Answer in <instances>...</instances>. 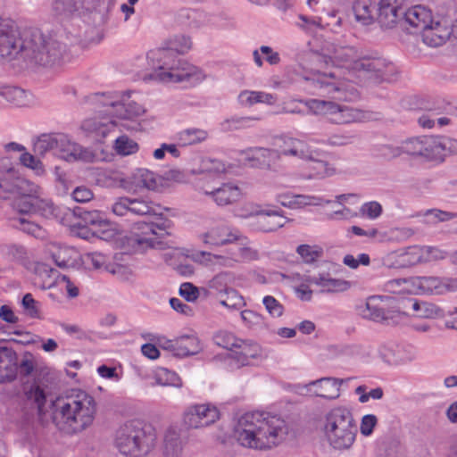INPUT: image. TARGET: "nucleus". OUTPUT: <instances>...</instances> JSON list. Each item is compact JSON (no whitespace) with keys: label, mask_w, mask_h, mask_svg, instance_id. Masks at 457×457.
Here are the masks:
<instances>
[{"label":"nucleus","mask_w":457,"mask_h":457,"mask_svg":"<svg viewBox=\"0 0 457 457\" xmlns=\"http://www.w3.org/2000/svg\"><path fill=\"white\" fill-rule=\"evenodd\" d=\"M339 75L337 71H330L328 73L317 72L312 78H307L306 79L312 81L314 88L325 89L328 94H333L341 89L337 79Z\"/></svg>","instance_id":"nucleus-29"},{"label":"nucleus","mask_w":457,"mask_h":457,"mask_svg":"<svg viewBox=\"0 0 457 457\" xmlns=\"http://www.w3.org/2000/svg\"><path fill=\"white\" fill-rule=\"evenodd\" d=\"M23 390L27 401L34 404L37 410V413L43 416L46 413L45 406L46 403L45 390L35 383L25 386Z\"/></svg>","instance_id":"nucleus-36"},{"label":"nucleus","mask_w":457,"mask_h":457,"mask_svg":"<svg viewBox=\"0 0 457 457\" xmlns=\"http://www.w3.org/2000/svg\"><path fill=\"white\" fill-rule=\"evenodd\" d=\"M246 153L247 159L253 162L252 166L263 170H276V163L280 159V153L276 149L254 147Z\"/></svg>","instance_id":"nucleus-20"},{"label":"nucleus","mask_w":457,"mask_h":457,"mask_svg":"<svg viewBox=\"0 0 457 457\" xmlns=\"http://www.w3.org/2000/svg\"><path fill=\"white\" fill-rule=\"evenodd\" d=\"M388 297L372 295L367 298L364 303L357 306L359 314L367 320L376 322L394 323L400 315L398 311L387 309Z\"/></svg>","instance_id":"nucleus-10"},{"label":"nucleus","mask_w":457,"mask_h":457,"mask_svg":"<svg viewBox=\"0 0 457 457\" xmlns=\"http://www.w3.org/2000/svg\"><path fill=\"white\" fill-rule=\"evenodd\" d=\"M205 245L220 246L240 240L242 236L226 225H219L211 228L200 236Z\"/></svg>","instance_id":"nucleus-18"},{"label":"nucleus","mask_w":457,"mask_h":457,"mask_svg":"<svg viewBox=\"0 0 457 457\" xmlns=\"http://www.w3.org/2000/svg\"><path fill=\"white\" fill-rule=\"evenodd\" d=\"M410 280H411V278H398L389 279L384 283L383 289L386 292H388L391 294H399V293L403 292L404 290H409V288H407L404 286L405 285L410 286Z\"/></svg>","instance_id":"nucleus-61"},{"label":"nucleus","mask_w":457,"mask_h":457,"mask_svg":"<svg viewBox=\"0 0 457 457\" xmlns=\"http://www.w3.org/2000/svg\"><path fill=\"white\" fill-rule=\"evenodd\" d=\"M281 210H262L260 207L253 208L251 211H245L238 216L247 219L248 226L255 231L273 232L283 228L291 220L283 216Z\"/></svg>","instance_id":"nucleus-9"},{"label":"nucleus","mask_w":457,"mask_h":457,"mask_svg":"<svg viewBox=\"0 0 457 457\" xmlns=\"http://www.w3.org/2000/svg\"><path fill=\"white\" fill-rule=\"evenodd\" d=\"M200 254L205 262L220 267L233 268L238 262L237 259L230 256L217 255L207 252H201Z\"/></svg>","instance_id":"nucleus-55"},{"label":"nucleus","mask_w":457,"mask_h":457,"mask_svg":"<svg viewBox=\"0 0 457 457\" xmlns=\"http://www.w3.org/2000/svg\"><path fill=\"white\" fill-rule=\"evenodd\" d=\"M199 171L207 173H221L225 171V164L220 160L204 157L200 162Z\"/></svg>","instance_id":"nucleus-59"},{"label":"nucleus","mask_w":457,"mask_h":457,"mask_svg":"<svg viewBox=\"0 0 457 457\" xmlns=\"http://www.w3.org/2000/svg\"><path fill=\"white\" fill-rule=\"evenodd\" d=\"M432 23L430 10L422 5H415L403 11L400 28L410 33H418Z\"/></svg>","instance_id":"nucleus-16"},{"label":"nucleus","mask_w":457,"mask_h":457,"mask_svg":"<svg viewBox=\"0 0 457 457\" xmlns=\"http://www.w3.org/2000/svg\"><path fill=\"white\" fill-rule=\"evenodd\" d=\"M205 195L212 196L218 205L223 206L238 201L241 196V190L237 185L229 182L224 183L212 191H205Z\"/></svg>","instance_id":"nucleus-23"},{"label":"nucleus","mask_w":457,"mask_h":457,"mask_svg":"<svg viewBox=\"0 0 457 457\" xmlns=\"http://www.w3.org/2000/svg\"><path fill=\"white\" fill-rule=\"evenodd\" d=\"M410 286L416 294H435L443 293L444 286L437 277H412Z\"/></svg>","instance_id":"nucleus-26"},{"label":"nucleus","mask_w":457,"mask_h":457,"mask_svg":"<svg viewBox=\"0 0 457 457\" xmlns=\"http://www.w3.org/2000/svg\"><path fill=\"white\" fill-rule=\"evenodd\" d=\"M62 134L52 133L43 134L34 142V152L36 154L44 155L50 151L59 150L62 145Z\"/></svg>","instance_id":"nucleus-33"},{"label":"nucleus","mask_w":457,"mask_h":457,"mask_svg":"<svg viewBox=\"0 0 457 457\" xmlns=\"http://www.w3.org/2000/svg\"><path fill=\"white\" fill-rule=\"evenodd\" d=\"M436 162H444L448 154H457V140L446 137H435Z\"/></svg>","instance_id":"nucleus-44"},{"label":"nucleus","mask_w":457,"mask_h":457,"mask_svg":"<svg viewBox=\"0 0 457 457\" xmlns=\"http://www.w3.org/2000/svg\"><path fill=\"white\" fill-rule=\"evenodd\" d=\"M191 40L184 35L175 36L164 46L150 50L146 54L147 63L153 70L145 75V80L164 83L187 82L195 86L205 79L204 71L179 58L191 48Z\"/></svg>","instance_id":"nucleus-2"},{"label":"nucleus","mask_w":457,"mask_h":457,"mask_svg":"<svg viewBox=\"0 0 457 457\" xmlns=\"http://www.w3.org/2000/svg\"><path fill=\"white\" fill-rule=\"evenodd\" d=\"M213 340L217 345L228 350V353H231L232 348L237 345L240 339L237 338L232 333L220 331L214 335Z\"/></svg>","instance_id":"nucleus-58"},{"label":"nucleus","mask_w":457,"mask_h":457,"mask_svg":"<svg viewBox=\"0 0 457 457\" xmlns=\"http://www.w3.org/2000/svg\"><path fill=\"white\" fill-rule=\"evenodd\" d=\"M356 135L348 131H338L330 134L327 138L318 140V143L328 145L330 146H344L352 144Z\"/></svg>","instance_id":"nucleus-51"},{"label":"nucleus","mask_w":457,"mask_h":457,"mask_svg":"<svg viewBox=\"0 0 457 457\" xmlns=\"http://www.w3.org/2000/svg\"><path fill=\"white\" fill-rule=\"evenodd\" d=\"M156 440V430L153 425L132 420L116 430L114 445L125 456L144 457L154 448Z\"/></svg>","instance_id":"nucleus-5"},{"label":"nucleus","mask_w":457,"mask_h":457,"mask_svg":"<svg viewBox=\"0 0 457 457\" xmlns=\"http://www.w3.org/2000/svg\"><path fill=\"white\" fill-rule=\"evenodd\" d=\"M403 154L423 161L436 162L435 137L420 136L402 141Z\"/></svg>","instance_id":"nucleus-14"},{"label":"nucleus","mask_w":457,"mask_h":457,"mask_svg":"<svg viewBox=\"0 0 457 457\" xmlns=\"http://www.w3.org/2000/svg\"><path fill=\"white\" fill-rule=\"evenodd\" d=\"M278 152L280 153V156H294L302 160L305 158H312V154L313 155L312 149L305 142L293 137L285 139L284 144Z\"/></svg>","instance_id":"nucleus-27"},{"label":"nucleus","mask_w":457,"mask_h":457,"mask_svg":"<svg viewBox=\"0 0 457 457\" xmlns=\"http://www.w3.org/2000/svg\"><path fill=\"white\" fill-rule=\"evenodd\" d=\"M67 54V45L56 35L37 29L20 31L12 20L0 21V55L22 60L26 67L59 64Z\"/></svg>","instance_id":"nucleus-1"},{"label":"nucleus","mask_w":457,"mask_h":457,"mask_svg":"<svg viewBox=\"0 0 457 457\" xmlns=\"http://www.w3.org/2000/svg\"><path fill=\"white\" fill-rule=\"evenodd\" d=\"M290 201H282V205L288 208H301L306 205H321L323 203L328 204L329 200L315 195H294Z\"/></svg>","instance_id":"nucleus-48"},{"label":"nucleus","mask_w":457,"mask_h":457,"mask_svg":"<svg viewBox=\"0 0 457 457\" xmlns=\"http://www.w3.org/2000/svg\"><path fill=\"white\" fill-rule=\"evenodd\" d=\"M404 0H378L377 3V21L383 29H389L401 26L404 11Z\"/></svg>","instance_id":"nucleus-13"},{"label":"nucleus","mask_w":457,"mask_h":457,"mask_svg":"<svg viewBox=\"0 0 457 457\" xmlns=\"http://www.w3.org/2000/svg\"><path fill=\"white\" fill-rule=\"evenodd\" d=\"M12 226L24 233L30 235L37 239H43L46 237V231L41 226L24 217L14 218L12 220Z\"/></svg>","instance_id":"nucleus-41"},{"label":"nucleus","mask_w":457,"mask_h":457,"mask_svg":"<svg viewBox=\"0 0 457 457\" xmlns=\"http://www.w3.org/2000/svg\"><path fill=\"white\" fill-rule=\"evenodd\" d=\"M74 253L75 251L72 248L59 247L52 252L51 257L56 266L61 269H68L73 267L75 264V259L73 258Z\"/></svg>","instance_id":"nucleus-49"},{"label":"nucleus","mask_w":457,"mask_h":457,"mask_svg":"<svg viewBox=\"0 0 457 457\" xmlns=\"http://www.w3.org/2000/svg\"><path fill=\"white\" fill-rule=\"evenodd\" d=\"M377 3L373 0H355L353 10L356 20L365 25L371 23L377 18Z\"/></svg>","instance_id":"nucleus-32"},{"label":"nucleus","mask_w":457,"mask_h":457,"mask_svg":"<svg viewBox=\"0 0 457 457\" xmlns=\"http://www.w3.org/2000/svg\"><path fill=\"white\" fill-rule=\"evenodd\" d=\"M79 10L76 0H54L53 3V12L55 15L69 18Z\"/></svg>","instance_id":"nucleus-52"},{"label":"nucleus","mask_w":457,"mask_h":457,"mask_svg":"<svg viewBox=\"0 0 457 457\" xmlns=\"http://www.w3.org/2000/svg\"><path fill=\"white\" fill-rule=\"evenodd\" d=\"M154 381L155 385L161 386H173L180 388L183 386L181 378L176 372L162 367H159L155 370Z\"/></svg>","instance_id":"nucleus-45"},{"label":"nucleus","mask_w":457,"mask_h":457,"mask_svg":"<svg viewBox=\"0 0 457 457\" xmlns=\"http://www.w3.org/2000/svg\"><path fill=\"white\" fill-rule=\"evenodd\" d=\"M296 253L301 256L304 262L312 263L322 255L323 251L317 245L312 246L309 245H300L296 248Z\"/></svg>","instance_id":"nucleus-56"},{"label":"nucleus","mask_w":457,"mask_h":457,"mask_svg":"<svg viewBox=\"0 0 457 457\" xmlns=\"http://www.w3.org/2000/svg\"><path fill=\"white\" fill-rule=\"evenodd\" d=\"M227 360L231 369L253 366L262 360V349L255 342L240 339L232 352L228 353Z\"/></svg>","instance_id":"nucleus-11"},{"label":"nucleus","mask_w":457,"mask_h":457,"mask_svg":"<svg viewBox=\"0 0 457 457\" xmlns=\"http://www.w3.org/2000/svg\"><path fill=\"white\" fill-rule=\"evenodd\" d=\"M132 183L137 187L155 190L160 185L159 177L146 169H137L131 176Z\"/></svg>","instance_id":"nucleus-35"},{"label":"nucleus","mask_w":457,"mask_h":457,"mask_svg":"<svg viewBox=\"0 0 457 457\" xmlns=\"http://www.w3.org/2000/svg\"><path fill=\"white\" fill-rule=\"evenodd\" d=\"M335 59L346 69L361 72L364 78L377 84L393 81L398 73L394 63L383 58L361 57L353 46L337 49Z\"/></svg>","instance_id":"nucleus-6"},{"label":"nucleus","mask_w":457,"mask_h":457,"mask_svg":"<svg viewBox=\"0 0 457 457\" xmlns=\"http://www.w3.org/2000/svg\"><path fill=\"white\" fill-rule=\"evenodd\" d=\"M121 96L122 92L95 93L89 96V101L94 104L106 107L104 112L108 115L116 117L117 109L120 106Z\"/></svg>","instance_id":"nucleus-28"},{"label":"nucleus","mask_w":457,"mask_h":457,"mask_svg":"<svg viewBox=\"0 0 457 457\" xmlns=\"http://www.w3.org/2000/svg\"><path fill=\"white\" fill-rule=\"evenodd\" d=\"M219 419V411L209 404L189 406L184 413V423L188 428H198L209 426Z\"/></svg>","instance_id":"nucleus-15"},{"label":"nucleus","mask_w":457,"mask_h":457,"mask_svg":"<svg viewBox=\"0 0 457 457\" xmlns=\"http://www.w3.org/2000/svg\"><path fill=\"white\" fill-rule=\"evenodd\" d=\"M262 303L272 317H280L283 314V305L273 296L267 295L263 298Z\"/></svg>","instance_id":"nucleus-62"},{"label":"nucleus","mask_w":457,"mask_h":457,"mask_svg":"<svg viewBox=\"0 0 457 457\" xmlns=\"http://www.w3.org/2000/svg\"><path fill=\"white\" fill-rule=\"evenodd\" d=\"M171 221L162 220L160 222H137L135 223L129 237V244L137 252H145L147 249L164 250L171 246L170 241L163 238L170 233Z\"/></svg>","instance_id":"nucleus-8"},{"label":"nucleus","mask_w":457,"mask_h":457,"mask_svg":"<svg viewBox=\"0 0 457 457\" xmlns=\"http://www.w3.org/2000/svg\"><path fill=\"white\" fill-rule=\"evenodd\" d=\"M305 281L320 287L321 293H340L348 290L351 283L345 279L333 278L328 274H319L318 276H308Z\"/></svg>","instance_id":"nucleus-21"},{"label":"nucleus","mask_w":457,"mask_h":457,"mask_svg":"<svg viewBox=\"0 0 457 457\" xmlns=\"http://www.w3.org/2000/svg\"><path fill=\"white\" fill-rule=\"evenodd\" d=\"M236 275L231 271H222L215 275L209 281V288L217 292V297H223L227 289H231L230 285L234 284Z\"/></svg>","instance_id":"nucleus-38"},{"label":"nucleus","mask_w":457,"mask_h":457,"mask_svg":"<svg viewBox=\"0 0 457 457\" xmlns=\"http://www.w3.org/2000/svg\"><path fill=\"white\" fill-rule=\"evenodd\" d=\"M52 405L54 408V421L66 433L81 432L94 420L96 403L85 391L73 390L71 395L58 397Z\"/></svg>","instance_id":"nucleus-4"},{"label":"nucleus","mask_w":457,"mask_h":457,"mask_svg":"<svg viewBox=\"0 0 457 457\" xmlns=\"http://www.w3.org/2000/svg\"><path fill=\"white\" fill-rule=\"evenodd\" d=\"M176 345L178 357L195 355L201 350L200 342L195 335H183L176 337Z\"/></svg>","instance_id":"nucleus-34"},{"label":"nucleus","mask_w":457,"mask_h":457,"mask_svg":"<svg viewBox=\"0 0 457 457\" xmlns=\"http://www.w3.org/2000/svg\"><path fill=\"white\" fill-rule=\"evenodd\" d=\"M451 35L450 29L443 27L439 22H433L421 31L424 44L431 47H437L446 42Z\"/></svg>","instance_id":"nucleus-24"},{"label":"nucleus","mask_w":457,"mask_h":457,"mask_svg":"<svg viewBox=\"0 0 457 457\" xmlns=\"http://www.w3.org/2000/svg\"><path fill=\"white\" fill-rule=\"evenodd\" d=\"M58 153L62 158L68 162L77 161L84 158L82 147L70 140L67 135L62 134V145L59 146Z\"/></svg>","instance_id":"nucleus-39"},{"label":"nucleus","mask_w":457,"mask_h":457,"mask_svg":"<svg viewBox=\"0 0 457 457\" xmlns=\"http://www.w3.org/2000/svg\"><path fill=\"white\" fill-rule=\"evenodd\" d=\"M112 212L119 217L144 216L156 213L152 202L128 196L117 198L112 205Z\"/></svg>","instance_id":"nucleus-12"},{"label":"nucleus","mask_w":457,"mask_h":457,"mask_svg":"<svg viewBox=\"0 0 457 457\" xmlns=\"http://www.w3.org/2000/svg\"><path fill=\"white\" fill-rule=\"evenodd\" d=\"M364 118L365 115L362 111L339 104L337 113L334 118H331V121L336 124H346L361 121Z\"/></svg>","instance_id":"nucleus-40"},{"label":"nucleus","mask_w":457,"mask_h":457,"mask_svg":"<svg viewBox=\"0 0 457 457\" xmlns=\"http://www.w3.org/2000/svg\"><path fill=\"white\" fill-rule=\"evenodd\" d=\"M17 372L18 364L15 353L7 347H0V383L14 380Z\"/></svg>","instance_id":"nucleus-22"},{"label":"nucleus","mask_w":457,"mask_h":457,"mask_svg":"<svg viewBox=\"0 0 457 457\" xmlns=\"http://www.w3.org/2000/svg\"><path fill=\"white\" fill-rule=\"evenodd\" d=\"M350 378L343 379L333 377H324L316 380L310 381L305 387L312 391L315 387L314 395L328 400H336L340 396V386Z\"/></svg>","instance_id":"nucleus-17"},{"label":"nucleus","mask_w":457,"mask_h":457,"mask_svg":"<svg viewBox=\"0 0 457 457\" xmlns=\"http://www.w3.org/2000/svg\"><path fill=\"white\" fill-rule=\"evenodd\" d=\"M378 424V418L374 414H366L361 418L360 431L364 436H369L373 433L374 428Z\"/></svg>","instance_id":"nucleus-64"},{"label":"nucleus","mask_w":457,"mask_h":457,"mask_svg":"<svg viewBox=\"0 0 457 457\" xmlns=\"http://www.w3.org/2000/svg\"><path fill=\"white\" fill-rule=\"evenodd\" d=\"M308 105L313 113L329 116L331 120V118L337 115L339 104L327 100L312 99L309 101Z\"/></svg>","instance_id":"nucleus-46"},{"label":"nucleus","mask_w":457,"mask_h":457,"mask_svg":"<svg viewBox=\"0 0 457 457\" xmlns=\"http://www.w3.org/2000/svg\"><path fill=\"white\" fill-rule=\"evenodd\" d=\"M323 432L329 445L338 451L350 449L355 442L358 428L352 411L339 405L324 414Z\"/></svg>","instance_id":"nucleus-7"},{"label":"nucleus","mask_w":457,"mask_h":457,"mask_svg":"<svg viewBox=\"0 0 457 457\" xmlns=\"http://www.w3.org/2000/svg\"><path fill=\"white\" fill-rule=\"evenodd\" d=\"M130 92H122L119 109H117L116 118L120 120H131L139 117L145 112L142 105L135 101H129Z\"/></svg>","instance_id":"nucleus-31"},{"label":"nucleus","mask_w":457,"mask_h":457,"mask_svg":"<svg viewBox=\"0 0 457 457\" xmlns=\"http://www.w3.org/2000/svg\"><path fill=\"white\" fill-rule=\"evenodd\" d=\"M114 148L119 154L129 155L138 151V145L136 141L127 136H120L116 138Z\"/></svg>","instance_id":"nucleus-54"},{"label":"nucleus","mask_w":457,"mask_h":457,"mask_svg":"<svg viewBox=\"0 0 457 457\" xmlns=\"http://www.w3.org/2000/svg\"><path fill=\"white\" fill-rule=\"evenodd\" d=\"M412 310L420 318L436 319L445 316V312L444 309L440 308L435 303L425 301H414L412 303Z\"/></svg>","instance_id":"nucleus-42"},{"label":"nucleus","mask_w":457,"mask_h":457,"mask_svg":"<svg viewBox=\"0 0 457 457\" xmlns=\"http://www.w3.org/2000/svg\"><path fill=\"white\" fill-rule=\"evenodd\" d=\"M183 451V441L181 439L180 429L170 426L169 427L163 437V454L165 457H179Z\"/></svg>","instance_id":"nucleus-25"},{"label":"nucleus","mask_w":457,"mask_h":457,"mask_svg":"<svg viewBox=\"0 0 457 457\" xmlns=\"http://www.w3.org/2000/svg\"><path fill=\"white\" fill-rule=\"evenodd\" d=\"M120 126H123V124L113 119L108 120H105L104 119L101 120H87L83 125L85 129H91L97 135H101L104 137H106L115 128Z\"/></svg>","instance_id":"nucleus-47"},{"label":"nucleus","mask_w":457,"mask_h":457,"mask_svg":"<svg viewBox=\"0 0 457 457\" xmlns=\"http://www.w3.org/2000/svg\"><path fill=\"white\" fill-rule=\"evenodd\" d=\"M21 305L24 309L26 315L32 319L40 318V303L36 301L32 295L25 294L21 300Z\"/></svg>","instance_id":"nucleus-57"},{"label":"nucleus","mask_w":457,"mask_h":457,"mask_svg":"<svg viewBox=\"0 0 457 457\" xmlns=\"http://www.w3.org/2000/svg\"><path fill=\"white\" fill-rule=\"evenodd\" d=\"M360 212L361 215L369 219L375 220L382 213V206L378 202L372 201L365 203L361 205Z\"/></svg>","instance_id":"nucleus-63"},{"label":"nucleus","mask_w":457,"mask_h":457,"mask_svg":"<svg viewBox=\"0 0 457 457\" xmlns=\"http://www.w3.org/2000/svg\"><path fill=\"white\" fill-rule=\"evenodd\" d=\"M420 245H411L397 255L394 262L387 264L391 268H406L417 265L420 262Z\"/></svg>","instance_id":"nucleus-37"},{"label":"nucleus","mask_w":457,"mask_h":457,"mask_svg":"<svg viewBox=\"0 0 457 457\" xmlns=\"http://www.w3.org/2000/svg\"><path fill=\"white\" fill-rule=\"evenodd\" d=\"M208 137V133L201 129L191 128L184 129L179 134V140L184 146L195 145L204 141Z\"/></svg>","instance_id":"nucleus-50"},{"label":"nucleus","mask_w":457,"mask_h":457,"mask_svg":"<svg viewBox=\"0 0 457 457\" xmlns=\"http://www.w3.org/2000/svg\"><path fill=\"white\" fill-rule=\"evenodd\" d=\"M312 158H305V161H309V169L312 170V177L324 178L326 176H331L335 173V170L330 167L328 162L323 161L320 158V153L317 150H312Z\"/></svg>","instance_id":"nucleus-43"},{"label":"nucleus","mask_w":457,"mask_h":457,"mask_svg":"<svg viewBox=\"0 0 457 457\" xmlns=\"http://www.w3.org/2000/svg\"><path fill=\"white\" fill-rule=\"evenodd\" d=\"M218 298L220 303L228 309L239 310L245 304L244 297L234 288L227 289L224 296Z\"/></svg>","instance_id":"nucleus-53"},{"label":"nucleus","mask_w":457,"mask_h":457,"mask_svg":"<svg viewBox=\"0 0 457 457\" xmlns=\"http://www.w3.org/2000/svg\"><path fill=\"white\" fill-rule=\"evenodd\" d=\"M37 190L30 188L28 195H23L19 198L15 203V207L21 214H29L36 212L42 204V215L46 218H50L55 215V210L53 203L41 201L37 197L31 195L32 193H36Z\"/></svg>","instance_id":"nucleus-19"},{"label":"nucleus","mask_w":457,"mask_h":457,"mask_svg":"<svg viewBox=\"0 0 457 457\" xmlns=\"http://www.w3.org/2000/svg\"><path fill=\"white\" fill-rule=\"evenodd\" d=\"M288 434L287 422L278 415L247 412L235 427L234 436L245 447L268 450L282 443Z\"/></svg>","instance_id":"nucleus-3"},{"label":"nucleus","mask_w":457,"mask_h":457,"mask_svg":"<svg viewBox=\"0 0 457 457\" xmlns=\"http://www.w3.org/2000/svg\"><path fill=\"white\" fill-rule=\"evenodd\" d=\"M73 215L79 219L76 226H97L103 227L107 225V221L104 219L102 213L97 210H88L85 207L76 206L72 210Z\"/></svg>","instance_id":"nucleus-30"},{"label":"nucleus","mask_w":457,"mask_h":457,"mask_svg":"<svg viewBox=\"0 0 457 457\" xmlns=\"http://www.w3.org/2000/svg\"><path fill=\"white\" fill-rule=\"evenodd\" d=\"M257 120L253 117H238L233 116L229 119H227L223 123L222 127L227 130H237L245 129L250 126V122Z\"/></svg>","instance_id":"nucleus-60"}]
</instances>
